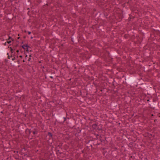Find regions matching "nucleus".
Wrapping results in <instances>:
<instances>
[{
    "mask_svg": "<svg viewBox=\"0 0 160 160\" xmlns=\"http://www.w3.org/2000/svg\"><path fill=\"white\" fill-rule=\"evenodd\" d=\"M13 39H12V38L9 37V38L8 39H7V41L8 43L10 44L11 42V41Z\"/></svg>",
    "mask_w": 160,
    "mask_h": 160,
    "instance_id": "1",
    "label": "nucleus"
},
{
    "mask_svg": "<svg viewBox=\"0 0 160 160\" xmlns=\"http://www.w3.org/2000/svg\"><path fill=\"white\" fill-rule=\"evenodd\" d=\"M27 45H24L22 46V48L25 50H26V49L28 47Z\"/></svg>",
    "mask_w": 160,
    "mask_h": 160,
    "instance_id": "2",
    "label": "nucleus"
},
{
    "mask_svg": "<svg viewBox=\"0 0 160 160\" xmlns=\"http://www.w3.org/2000/svg\"><path fill=\"white\" fill-rule=\"evenodd\" d=\"M28 47H27V48L26 49V51H27V52H28V51H29V50H28Z\"/></svg>",
    "mask_w": 160,
    "mask_h": 160,
    "instance_id": "3",
    "label": "nucleus"
},
{
    "mask_svg": "<svg viewBox=\"0 0 160 160\" xmlns=\"http://www.w3.org/2000/svg\"><path fill=\"white\" fill-rule=\"evenodd\" d=\"M48 135L50 136H51V134L50 133H48Z\"/></svg>",
    "mask_w": 160,
    "mask_h": 160,
    "instance_id": "4",
    "label": "nucleus"
},
{
    "mask_svg": "<svg viewBox=\"0 0 160 160\" xmlns=\"http://www.w3.org/2000/svg\"><path fill=\"white\" fill-rule=\"evenodd\" d=\"M28 34H31V32H28Z\"/></svg>",
    "mask_w": 160,
    "mask_h": 160,
    "instance_id": "5",
    "label": "nucleus"
},
{
    "mask_svg": "<svg viewBox=\"0 0 160 160\" xmlns=\"http://www.w3.org/2000/svg\"><path fill=\"white\" fill-rule=\"evenodd\" d=\"M19 52V50H17V53H18V52Z\"/></svg>",
    "mask_w": 160,
    "mask_h": 160,
    "instance_id": "6",
    "label": "nucleus"
},
{
    "mask_svg": "<svg viewBox=\"0 0 160 160\" xmlns=\"http://www.w3.org/2000/svg\"><path fill=\"white\" fill-rule=\"evenodd\" d=\"M4 45H6V42H5L4 44Z\"/></svg>",
    "mask_w": 160,
    "mask_h": 160,
    "instance_id": "7",
    "label": "nucleus"
},
{
    "mask_svg": "<svg viewBox=\"0 0 160 160\" xmlns=\"http://www.w3.org/2000/svg\"><path fill=\"white\" fill-rule=\"evenodd\" d=\"M30 59H31V58H30L28 60V61H30Z\"/></svg>",
    "mask_w": 160,
    "mask_h": 160,
    "instance_id": "8",
    "label": "nucleus"
},
{
    "mask_svg": "<svg viewBox=\"0 0 160 160\" xmlns=\"http://www.w3.org/2000/svg\"><path fill=\"white\" fill-rule=\"evenodd\" d=\"M20 57L21 58L22 57V56H20Z\"/></svg>",
    "mask_w": 160,
    "mask_h": 160,
    "instance_id": "9",
    "label": "nucleus"
},
{
    "mask_svg": "<svg viewBox=\"0 0 160 160\" xmlns=\"http://www.w3.org/2000/svg\"><path fill=\"white\" fill-rule=\"evenodd\" d=\"M11 51H12V48H11Z\"/></svg>",
    "mask_w": 160,
    "mask_h": 160,
    "instance_id": "10",
    "label": "nucleus"
},
{
    "mask_svg": "<svg viewBox=\"0 0 160 160\" xmlns=\"http://www.w3.org/2000/svg\"><path fill=\"white\" fill-rule=\"evenodd\" d=\"M29 56H30V57H31V55H30Z\"/></svg>",
    "mask_w": 160,
    "mask_h": 160,
    "instance_id": "11",
    "label": "nucleus"
},
{
    "mask_svg": "<svg viewBox=\"0 0 160 160\" xmlns=\"http://www.w3.org/2000/svg\"><path fill=\"white\" fill-rule=\"evenodd\" d=\"M14 60V59H12V60Z\"/></svg>",
    "mask_w": 160,
    "mask_h": 160,
    "instance_id": "12",
    "label": "nucleus"
}]
</instances>
